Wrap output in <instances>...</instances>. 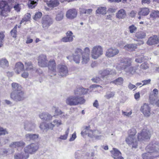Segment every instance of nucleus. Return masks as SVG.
<instances>
[{"label":"nucleus","mask_w":159,"mask_h":159,"mask_svg":"<svg viewBox=\"0 0 159 159\" xmlns=\"http://www.w3.org/2000/svg\"><path fill=\"white\" fill-rule=\"evenodd\" d=\"M90 49L88 47L85 48L84 51L80 48L75 49L73 54V59L76 64H79L80 61L82 64H87L90 60Z\"/></svg>","instance_id":"nucleus-1"},{"label":"nucleus","mask_w":159,"mask_h":159,"mask_svg":"<svg viewBox=\"0 0 159 159\" xmlns=\"http://www.w3.org/2000/svg\"><path fill=\"white\" fill-rule=\"evenodd\" d=\"M147 152L142 154L143 159H153V157L157 155H155L153 154L158 153L159 151V145L157 142L151 143L146 148Z\"/></svg>","instance_id":"nucleus-2"},{"label":"nucleus","mask_w":159,"mask_h":159,"mask_svg":"<svg viewBox=\"0 0 159 159\" xmlns=\"http://www.w3.org/2000/svg\"><path fill=\"white\" fill-rule=\"evenodd\" d=\"M81 134L83 136L87 135L89 137L94 138L97 139H100L102 137L101 135H99L101 134V132L98 130H92L90 126H86Z\"/></svg>","instance_id":"nucleus-3"},{"label":"nucleus","mask_w":159,"mask_h":159,"mask_svg":"<svg viewBox=\"0 0 159 159\" xmlns=\"http://www.w3.org/2000/svg\"><path fill=\"white\" fill-rule=\"evenodd\" d=\"M85 100L82 97L76 95H72L68 97L66 101V104L70 106L82 104L85 102Z\"/></svg>","instance_id":"nucleus-4"},{"label":"nucleus","mask_w":159,"mask_h":159,"mask_svg":"<svg viewBox=\"0 0 159 159\" xmlns=\"http://www.w3.org/2000/svg\"><path fill=\"white\" fill-rule=\"evenodd\" d=\"M129 136L126 139V143L131 145L133 148H136L138 145V142L135 137L137 133L136 129L132 128L129 130Z\"/></svg>","instance_id":"nucleus-5"},{"label":"nucleus","mask_w":159,"mask_h":159,"mask_svg":"<svg viewBox=\"0 0 159 159\" xmlns=\"http://www.w3.org/2000/svg\"><path fill=\"white\" fill-rule=\"evenodd\" d=\"M103 54V48L99 45L93 47L91 52V55L92 58L94 59H97Z\"/></svg>","instance_id":"nucleus-6"},{"label":"nucleus","mask_w":159,"mask_h":159,"mask_svg":"<svg viewBox=\"0 0 159 159\" xmlns=\"http://www.w3.org/2000/svg\"><path fill=\"white\" fill-rule=\"evenodd\" d=\"M10 98L13 101L16 102L22 101L25 98L24 92L23 91L12 92L10 94Z\"/></svg>","instance_id":"nucleus-7"},{"label":"nucleus","mask_w":159,"mask_h":159,"mask_svg":"<svg viewBox=\"0 0 159 159\" xmlns=\"http://www.w3.org/2000/svg\"><path fill=\"white\" fill-rule=\"evenodd\" d=\"M49 69L48 72L51 76L56 75V64L54 60H51L48 61V66Z\"/></svg>","instance_id":"nucleus-8"},{"label":"nucleus","mask_w":159,"mask_h":159,"mask_svg":"<svg viewBox=\"0 0 159 159\" xmlns=\"http://www.w3.org/2000/svg\"><path fill=\"white\" fill-rule=\"evenodd\" d=\"M53 23V19L50 16L46 15L43 17L42 24L43 28H48Z\"/></svg>","instance_id":"nucleus-9"},{"label":"nucleus","mask_w":159,"mask_h":159,"mask_svg":"<svg viewBox=\"0 0 159 159\" xmlns=\"http://www.w3.org/2000/svg\"><path fill=\"white\" fill-rule=\"evenodd\" d=\"M151 132L148 130L143 129L138 135V139L139 141H142L144 139H148L150 138Z\"/></svg>","instance_id":"nucleus-10"},{"label":"nucleus","mask_w":159,"mask_h":159,"mask_svg":"<svg viewBox=\"0 0 159 159\" xmlns=\"http://www.w3.org/2000/svg\"><path fill=\"white\" fill-rule=\"evenodd\" d=\"M38 147L36 144L32 143L26 147L24 148L25 153L32 154L35 152L37 150Z\"/></svg>","instance_id":"nucleus-11"},{"label":"nucleus","mask_w":159,"mask_h":159,"mask_svg":"<svg viewBox=\"0 0 159 159\" xmlns=\"http://www.w3.org/2000/svg\"><path fill=\"white\" fill-rule=\"evenodd\" d=\"M38 65L41 67H46L48 66V61L45 55L42 54L38 57Z\"/></svg>","instance_id":"nucleus-12"},{"label":"nucleus","mask_w":159,"mask_h":159,"mask_svg":"<svg viewBox=\"0 0 159 159\" xmlns=\"http://www.w3.org/2000/svg\"><path fill=\"white\" fill-rule=\"evenodd\" d=\"M58 74L62 77H64L68 74V69L65 65L59 64L57 66Z\"/></svg>","instance_id":"nucleus-13"},{"label":"nucleus","mask_w":159,"mask_h":159,"mask_svg":"<svg viewBox=\"0 0 159 159\" xmlns=\"http://www.w3.org/2000/svg\"><path fill=\"white\" fill-rule=\"evenodd\" d=\"M119 53V50L115 48H110L106 51L105 53L106 57L111 58L117 55Z\"/></svg>","instance_id":"nucleus-14"},{"label":"nucleus","mask_w":159,"mask_h":159,"mask_svg":"<svg viewBox=\"0 0 159 159\" xmlns=\"http://www.w3.org/2000/svg\"><path fill=\"white\" fill-rule=\"evenodd\" d=\"M140 110L144 116L148 117L151 114V108L149 105L145 103L141 107Z\"/></svg>","instance_id":"nucleus-15"},{"label":"nucleus","mask_w":159,"mask_h":159,"mask_svg":"<svg viewBox=\"0 0 159 159\" xmlns=\"http://www.w3.org/2000/svg\"><path fill=\"white\" fill-rule=\"evenodd\" d=\"M66 36L63 37L61 40V41L66 43L70 42L73 40L74 36L72 31H68L66 33Z\"/></svg>","instance_id":"nucleus-16"},{"label":"nucleus","mask_w":159,"mask_h":159,"mask_svg":"<svg viewBox=\"0 0 159 159\" xmlns=\"http://www.w3.org/2000/svg\"><path fill=\"white\" fill-rule=\"evenodd\" d=\"M77 14V12L75 9H70L66 12V16L68 19H72L76 17Z\"/></svg>","instance_id":"nucleus-17"},{"label":"nucleus","mask_w":159,"mask_h":159,"mask_svg":"<svg viewBox=\"0 0 159 159\" xmlns=\"http://www.w3.org/2000/svg\"><path fill=\"white\" fill-rule=\"evenodd\" d=\"M112 157L114 159H124L121 156V152L117 149L113 148V150L111 151Z\"/></svg>","instance_id":"nucleus-18"},{"label":"nucleus","mask_w":159,"mask_h":159,"mask_svg":"<svg viewBox=\"0 0 159 159\" xmlns=\"http://www.w3.org/2000/svg\"><path fill=\"white\" fill-rule=\"evenodd\" d=\"M53 116H55L54 115ZM39 117L43 121H48L51 120L53 116H51L48 112H43L39 115Z\"/></svg>","instance_id":"nucleus-19"},{"label":"nucleus","mask_w":159,"mask_h":159,"mask_svg":"<svg viewBox=\"0 0 159 159\" xmlns=\"http://www.w3.org/2000/svg\"><path fill=\"white\" fill-rule=\"evenodd\" d=\"M159 43V39L157 35H153L150 37L147 42V44L149 45L157 44Z\"/></svg>","instance_id":"nucleus-20"},{"label":"nucleus","mask_w":159,"mask_h":159,"mask_svg":"<svg viewBox=\"0 0 159 159\" xmlns=\"http://www.w3.org/2000/svg\"><path fill=\"white\" fill-rule=\"evenodd\" d=\"M120 62L122 64V68L125 70L130 66L132 63V61L131 58H128L125 59H122Z\"/></svg>","instance_id":"nucleus-21"},{"label":"nucleus","mask_w":159,"mask_h":159,"mask_svg":"<svg viewBox=\"0 0 159 159\" xmlns=\"http://www.w3.org/2000/svg\"><path fill=\"white\" fill-rule=\"evenodd\" d=\"M35 125L34 123L28 121L24 123V129L26 130L31 131L35 129Z\"/></svg>","instance_id":"nucleus-22"},{"label":"nucleus","mask_w":159,"mask_h":159,"mask_svg":"<svg viewBox=\"0 0 159 159\" xmlns=\"http://www.w3.org/2000/svg\"><path fill=\"white\" fill-rule=\"evenodd\" d=\"M15 70L17 74H19L21 71L24 70V64L21 62L17 63L15 65Z\"/></svg>","instance_id":"nucleus-23"},{"label":"nucleus","mask_w":159,"mask_h":159,"mask_svg":"<svg viewBox=\"0 0 159 159\" xmlns=\"http://www.w3.org/2000/svg\"><path fill=\"white\" fill-rule=\"evenodd\" d=\"M116 74L115 71L111 70L110 69H106L103 70L101 73L102 78H107L108 75Z\"/></svg>","instance_id":"nucleus-24"},{"label":"nucleus","mask_w":159,"mask_h":159,"mask_svg":"<svg viewBox=\"0 0 159 159\" xmlns=\"http://www.w3.org/2000/svg\"><path fill=\"white\" fill-rule=\"evenodd\" d=\"M46 3L49 7L53 8L58 6L59 4V2L58 0H50L47 1Z\"/></svg>","instance_id":"nucleus-25"},{"label":"nucleus","mask_w":159,"mask_h":159,"mask_svg":"<svg viewBox=\"0 0 159 159\" xmlns=\"http://www.w3.org/2000/svg\"><path fill=\"white\" fill-rule=\"evenodd\" d=\"M25 143L22 141L12 142L9 145V147L11 148H17L22 147L25 146Z\"/></svg>","instance_id":"nucleus-26"},{"label":"nucleus","mask_w":159,"mask_h":159,"mask_svg":"<svg viewBox=\"0 0 159 159\" xmlns=\"http://www.w3.org/2000/svg\"><path fill=\"white\" fill-rule=\"evenodd\" d=\"M39 136L38 134H27L25 136L26 139L28 141L35 140L38 138Z\"/></svg>","instance_id":"nucleus-27"},{"label":"nucleus","mask_w":159,"mask_h":159,"mask_svg":"<svg viewBox=\"0 0 159 159\" xmlns=\"http://www.w3.org/2000/svg\"><path fill=\"white\" fill-rule=\"evenodd\" d=\"M29 155L25 152L16 153L14 155V159H27Z\"/></svg>","instance_id":"nucleus-28"},{"label":"nucleus","mask_w":159,"mask_h":159,"mask_svg":"<svg viewBox=\"0 0 159 159\" xmlns=\"http://www.w3.org/2000/svg\"><path fill=\"white\" fill-rule=\"evenodd\" d=\"M11 89L13 91L12 92H19L22 91V88L21 86L19 84L13 82L11 84Z\"/></svg>","instance_id":"nucleus-29"},{"label":"nucleus","mask_w":159,"mask_h":159,"mask_svg":"<svg viewBox=\"0 0 159 159\" xmlns=\"http://www.w3.org/2000/svg\"><path fill=\"white\" fill-rule=\"evenodd\" d=\"M126 16L125 11L123 9H121L119 10L116 13V18L120 19H123Z\"/></svg>","instance_id":"nucleus-30"},{"label":"nucleus","mask_w":159,"mask_h":159,"mask_svg":"<svg viewBox=\"0 0 159 159\" xmlns=\"http://www.w3.org/2000/svg\"><path fill=\"white\" fill-rule=\"evenodd\" d=\"M150 12L149 9L147 7H143L140 9L138 14L140 16H145L148 15Z\"/></svg>","instance_id":"nucleus-31"},{"label":"nucleus","mask_w":159,"mask_h":159,"mask_svg":"<svg viewBox=\"0 0 159 159\" xmlns=\"http://www.w3.org/2000/svg\"><path fill=\"white\" fill-rule=\"evenodd\" d=\"M138 67H130L125 70V72L128 74H129L133 75L136 72L137 70V69Z\"/></svg>","instance_id":"nucleus-32"},{"label":"nucleus","mask_w":159,"mask_h":159,"mask_svg":"<svg viewBox=\"0 0 159 159\" xmlns=\"http://www.w3.org/2000/svg\"><path fill=\"white\" fill-rule=\"evenodd\" d=\"M137 45L135 44H130L125 45L124 48L126 50L133 51L137 48Z\"/></svg>","instance_id":"nucleus-33"},{"label":"nucleus","mask_w":159,"mask_h":159,"mask_svg":"<svg viewBox=\"0 0 159 159\" xmlns=\"http://www.w3.org/2000/svg\"><path fill=\"white\" fill-rule=\"evenodd\" d=\"M9 12V10L8 6H6L4 7L0 8V14L3 16H6Z\"/></svg>","instance_id":"nucleus-34"},{"label":"nucleus","mask_w":159,"mask_h":159,"mask_svg":"<svg viewBox=\"0 0 159 159\" xmlns=\"http://www.w3.org/2000/svg\"><path fill=\"white\" fill-rule=\"evenodd\" d=\"M9 66V63L5 58H2L0 59V66L3 68H6Z\"/></svg>","instance_id":"nucleus-35"},{"label":"nucleus","mask_w":159,"mask_h":159,"mask_svg":"<svg viewBox=\"0 0 159 159\" xmlns=\"http://www.w3.org/2000/svg\"><path fill=\"white\" fill-rule=\"evenodd\" d=\"M25 70L26 71L32 70H34V67L33 64L30 61H26L25 63Z\"/></svg>","instance_id":"nucleus-36"},{"label":"nucleus","mask_w":159,"mask_h":159,"mask_svg":"<svg viewBox=\"0 0 159 159\" xmlns=\"http://www.w3.org/2000/svg\"><path fill=\"white\" fill-rule=\"evenodd\" d=\"M150 17L153 19L159 18V11L158 10H153L151 12L150 15Z\"/></svg>","instance_id":"nucleus-37"},{"label":"nucleus","mask_w":159,"mask_h":159,"mask_svg":"<svg viewBox=\"0 0 159 159\" xmlns=\"http://www.w3.org/2000/svg\"><path fill=\"white\" fill-rule=\"evenodd\" d=\"M123 81L124 80L123 78L121 77H120L112 81L111 83L116 85H122L123 83Z\"/></svg>","instance_id":"nucleus-38"},{"label":"nucleus","mask_w":159,"mask_h":159,"mask_svg":"<svg viewBox=\"0 0 159 159\" xmlns=\"http://www.w3.org/2000/svg\"><path fill=\"white\" fill-rule=\"evenodd\" d=\"M64 16L63 12L62 11H60L56 14L55 19L57 21H61L63 19Z\"/></svg>","instance_id":"nucleus-39"},{"label":"nucleus","mask_w":159,"mask_h":159,"mask_svg":"<svg viewBox=\"0 0 159 159\" xmlns=\"http://www.w3.org/2000/svg\"><path fill=\"white\" fill-rule=\"evenodd\" d=\"M97 13L105 14H106V8L105 7H100L96 11Z\"/></svg>","instance_id":"nucleus-40"},{"label":"nucleus","mask_w":159,"mask_h":159,"mask_svg":"<svg viewBox=\"0 0 159 159\" xmlns=\"http://www.w3.org/2000/svg\"><path fill=\"white\" fill-rule=\"evenodd\" d=\"M52 109L55 111V114L57 116H61L63 114V112L59 109L58 107L53 106L52 108Z\"/></svg>","instance_id":"nucleus-41"},{"label":"nucleus","mask_w":159,"mask_h":159,"mask_svg":"<svg viewBox=\"0 0 159 159\" xmlns=\"http://www.w3.org/2000/svg\"><path fill=\"white\" fill-rule=\"evenodd\" d=\"M136 36L139 39H142L146 36V33L144 32H140L136 34Z\"/></svg>","instance_id":"nucleus-42"},{"label":"nucleus","mask_w":159,"mask_h":159,"mask_svg":"<svg viewBox=\"0 0 159 159\" xmlns=\"http://www.w3.org/2000/svg\"><path fill=\"white\" fill-rule=\"evenodd\" d=\"M83 152L82 151L78 150L75 153V158L77 159H80L82 158Z\"/></svg>","instance_id":"nucleus-43"},{"label":"nucleus","mask_w":159,"mask_h":159,"mask_svg":"<svg viewBox=\"0 0 159 159\" xmlns=\"http://www.w3.org/2000/svg\"><path fill=\"white\" fill-rule=\"evenodd\" d=\"M69 131L70 129L69 128H68L67 130L65 131V134L63 135H61L59 137V139L64 140L66 139L69 133Z\"/></svg>","instance_id":"nucleus-44"},{"label":"nucleus","mask_w":159,"mask_h":159,"mask_svg":"<svg viewBox=\"0 0 159 159\" xmlns=\"http://www.w3.org/2000/svg\"><path fill=\"white\" fill-rule=\"evenodd\" d=\"M37 4L38 2H34L28 1L27 5L29 8L33 9L37 6Z\"/></svg>","instance_id":"nucleus-45"},{"label":"nucleus","mask_w":159,"mask_h":159,"mask_svg":"<svg viewBox=\"0 0 159 159\" xmlns=\"http://www.w3.org/2000/svg\"><path fill=\"white\" fill-rule=\"evenodd\" d=\"M40 128L43 131L47 130V123L44 122L41 123L40 125Z\"/></svg>","instance_id":"nucleus-46"},{"label":"nucleus","mask_w":159,"mask_h":159,"mask_svg":"<svg viewBox=\"0 0 159 159\" xmlns=\"http://www.w3.org/2000/svg\"><path fill=\"white\" fill-rule=\"evenodd\" d=\"M115 95V93L113 92H110L107 93L104 96V97L107 99H109L113 98Z\"/></svg>","instance_id":"nucleus-47"},{"label":"nucleus","mask_w":159,"mask_h":159,"mask_svg":"<svg viewBox=\"0 0 159 159\" xmlns=\"http://www.w3.org/2000/svg\"><path fill=\"white\" fill-rule=\"evenodd\" d=\"M129 29L130 32L131 33H133L136 32L137 28L133 25L129 26Z\"/></svg>","instance_id":"nucleus-48"},{"label":"nucleus","mask_w":159,"mask_h":159,"mask_svg":"<svg viewBox=\"0 0 159 159\" xmlns=\"http://www.w3.org/2000/svg\"><path fill=\"white\" fill-rule=\"evenodd\" d=\"M8 133L6 129L0 127V136L8 134Z\"/></svg>","instance_id":"nucleus-49"},{"label":"nucleus","mask_w":159,"mask_h":159,"mask_svg":"<svg viewBox=\"0 0 159 159\" xmlns=\"http://www.w3.org/2000/svg\"><path fill=\"white\" fill-rule=\"evenodd\" d=\"M152 96H150L149 97V98L151 103L152 104H153L155 103L156 105L159 107V100H158L157 101L155 102V99H153V98L152 97Z\"/></svg>","instance_id":"nucleus-50"},{"label":"nucleus","mask_w":159,"mask_h":159,"mask_svg":"<svg viewBox=\"0 0 159 159\" xmlns=\"http://www.w3.org/2000/svg\"><path fill=\"white\" fill-rule=\"evenodd\" d=\"M7 4V1L5 0H0V8L4 7L6 6H8Z\"/></svg>","instance_id":"nucleus-51"},{"label":"nucleus","mask_w":159,"mask_h":159,"mask_svg":"<svg viewBox=\"0 0 159 159\" xmlns=\"http://www.w3.org/2000/svg\"><path fill=\"white\" fill-rule=\"evenodd\" d=\"M81 87L77 88L74 90V94L75 95L79 96V95H81Z\"/></svg>","instance_id":"nucleus-52"},{"label":"nucleus","mask_w":159,"mask_h":159,"mask_svg":"<svg viewBox=\"0 0 159 159\" xmlns=\"http://www.w3.org/2000/svg\"><path fill=\"white\" fill-rule=\"evenodd\" d=\"M16 26H15L14 28L11 31V36L14 38H15L16 37Z\"/></svg>","instance_id":"nucleus-53"},{"label":"nucleus","mask_w":159,"mask_h":159,"mask_svg":"<svg viewBox=\"0 0 159 159\" xmlns=\"http://www.w3.org/2000/svg\"><path fill=\"white\" fill-rule=\"evenodd\" d=\"M151 2L150 0H142L141 4L143 6H147L149 5Z\"/></svg>","instance_id":"nucleus-54"},{"label":"nucleus","mask_w":159,"mask_h":159,"mask_svg":"<svg viewBox=\"0 0 159 159\" xmlns=\"http://www.w3.org/2000/svg\"><path fill=\"white\" fill-rule=\"evenodd\" d=\"M8 153V151L5 149H2L0 150V155L2 156H6Z\"/></svg>","instance_id":"nucleus-55"},{"label":"nucleus","mask_w":159,"mask_h":159,"mask_svg":"<svg viewBox=\"0 0 159 159\" xmlns=\"http://www.w3.org/2000/svg\"><path fill=\"white\" fill-rule=\"evenodd\" d=\"M52 123H54L55 126L56 125L57 127L59 126L60 125L62 124L61 121L58 120H54L53 121Z\"/></svg>","instance_id":"nucleus-56"},{"label":"nucleus","mask_w":159,"mask_h":159,"mask_svg":"<svg viewBox=\"0 0 159 159\" xmlns=\"http://www.w3.org/2000/svg\"><path fill=\"white\" fill-rule=\"evenodd\" d=\"M47 130H53V128L55 127V125L52 122L47 123Z\"/></svg>","instance_id":"nucleus-57"},{"label":"nucleus","mask_w":159,"mask_h":159,"mask_svg":"<svg viewBox=\"0 0 159 159\" xmlns=\"http://www.w3.org/2000/svg\"><path fill=\"white\" fill-rule=\"evenodd\" d=\"M42 16V14L41 12H37L35 13L34 17H33V19L34 20H36L37 19L41 18Z\"/></svg>","instance_id":"nucleus-58"},{"label":"nucleus","mask_w":159,"mask_h":159,"mask_svg":"<svg viewBox=\"0 0 159 159\" xmlns=\"http://www.w3.org/2000/svg\"><path fill=\"white\" fill-rule=\"evenodd\" d=\"M4 37V34L2 33H0V47L3 45V41Z\"/></svg>","instance_id":"nucleus-59"},{"label":"nucleus","mask_w":159,"mask_h":159,"mask_svg":"<svg viewBox=\"0 0 159 159\" xmlns=\"http://www.w3.org/2000/svg\"><path fill=\"white\" fill-rule=\"evenodd\" d=\"M92 80L93 82L96 83H99L101 81L100 78L97 77H96L92 78Z\"/></svg>","instance_id":"nucleus-60"},{"label":"nucleus","mask_w":159,"mask_h":159,"mask_svg":"<svg viewBox=\"0 0 159 159\" xmlns=\"http://www.w3.org/2000/svg\"><path fill=\"white\" fill-rule=\"evenodd\" d=\"M144 58L143 56H141L139 58L135 59V61L138 63H141L143 61Z\"/></svg>","instance_id":"nucleus-61"},{"label":"nucleus","mask_w":159,"mask_h":159,"mask_svg":"<svg viewBox=\"0 0 159 159\" xmlns=\"http://www.w3.org/2000/svg\"><path fill=\"white\" fill-rule=\"evenodd\" d=\"M122 114L124 116H126L127 117H129L132 114V111H130L129 112H125L122 111Z\"/></svg>","instance_id":"nucleus-62"},{"label":"nucleus","mask_w":159,"mask_h":159,"mask_svg":"<svg viewBox=\"0 0 159 159\" xmlns=\"http://www.w3.org/2000/svg\"><path fill=\"white\" fill-rule=\"evenodd\" d=\"M128 88L130 90H132L133 89H134V90H135L137 88L135 85H134L131 83H129V84L128 85Z\"/></svg>","instance_id":"nucleus-63"},{"label":"nucleus","mask_w":159,"mask_h":159,"mask_svg":"<svg viewBox=\"0 0 159 159\" xmlns=\"http://www.w3.org/2000/svg\"><path fill=\"white\" fill-rule=\"evenodd\" d=\"M140 68L142 69H146L148 68V66L146 63L144 62L141 65Z\"/></svg>","instance_id":"nucleus-64"}]
</instances>
